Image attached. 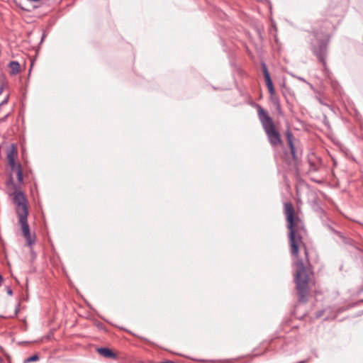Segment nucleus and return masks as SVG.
Listing matches in <instances>:
<instances>
[{
	"instance_id": "1",
	"label": "nucleus",
	"mask_w": 363,
	"mask_h": 363,
	"mask_svg": "<svg viewBox=\"0 0 363 363\" xmlns=\"http://www.w3.org/2000/svg\"><path fill=\"white\" fill-rule=\"evenodd\" d=\"M9 183H11L15 189L14 192L13 193V203L16 205V211L18 217V222L21 225L23 235L28 244L31 245L35 242V240L30 234V228L28 224V210L26 197L21 191L16 189V184H13L12 178H11Z\"/></svg>"
},
{
	"instance_id": "2",
	"label": "nucleus",
	"mask_w": 363,
	"mask_h": 363,
	"mask_svg": "<svg viewBox=\"0 0 363 363\" xmlns=\"http://www.w3.org/2000/svg\"><path fill=\"white\" fill-rule=\"evenodd\" d=\"M284 214L286 217L287 228L289 230V239L292 255L297 257L298 255L299 246L302 244V238L298 233L299 223L298 218L294 216V206L291 203H284Z\"/></svg>"
},
{
	"instance_id": "3",
	"label": "nucleus",
	"mask_w": 363,
	"mask_h": 363,
	"mask_svg": "<svg viewBox=\"0 0 363 363\" xmlns=\"http://www.w3.org/2000/svg\"><path fill=\"white\" fill-rule=\"evenodd\" d=\"M257 111L259 119L267 136L269 143L273 147H277L281 145V139L280 134L276 130L272 118L268 115L267 112L259 105L257 106Z\"/></svg>"
},
{
	"instance_id": "4",
	"label": "nucleus",
	"mask_w": 363,
	"mask_h": 363,
	"mask_svg": "<svg viewBox=\"0 0 363 363\" xmlns=\"http://www.w3.org/2000/svg\"><path fill=\"white\" fill-rule=\"evenodd\" d=\"M295 282L300 301L306 302L308 293V274L303 262L299 260L296 262Z\"/></svg>"
},
{
	"instance_id": "5",
	"label": "nucleus",
	"mask_w": 363,
	"mask_h": 363,
	"mask_svg": "<svg viewBox=\"0 0 363 363\" xmlns=\"http://www.w3.org/2000/svg\"><path fill=\"white\" fill-rule=\"evenodd\" d=\"M311 50L313 53L317 57L318 61L323 64L324 67H325L327 41L325 39L319 38L317 34L314 35L313 39L311 42Z\"/></svg>"
},
{
	"instance_id": "6",
	"label": "nucleus",
	"mask_w": 363,
	"mask_h": 363,
	"mask_svg": "<svg viewBox=\"0 0 363 363\" xmlns=\"http://www.w3.org/2000/svg\"><path fill=\"white\" fill-rule=\"evenodd\" d=\"M17 155V148L15 145L12 144L10 148L7 152V159L9 162V164L11 168L12 171L17 170V166L18 164H16L15 162V156Z\"/></svg>"
},
{
	"instance_id": "7",
	"label": "nucleus",
	"mask_w": 363,
	"mask_h": 363,
	"mask_svg": "<svg viewBox=\"0 0 363 363\" xmlns=\"http://www.w3.org/2000/svg\"><path fill=\"white\" fill-rule=\"evenodd\" d=\"M286 137L288 145L290 148L291 153L293 157L295 158L296 152H295V147H294V138L292 133L291 132V130L289 129H288L286 131Z\"/></svg>"
},
{
	"instance_id": "8",
	"label": "nucleus",
	"mask_w": 363,
	"mask_h": 363,
	"mask_svg": "<svg viewBox=\"0 0 363 363\" xmlns=\"http://www.w3.org/2000/svg\"><path fill=\"white\" fill-rule=\"evenodd\" d=\"M97 352L99 354H100L101 356L106 357V358H116V355L114 352H113L110 349L106 347H100L97 349Z\"/></svg>"
},
{
	"instance_id": "9",
	"label": "nucleus",
	"mask_w": 363,
	"mask_h": 363,
	"mask_svg": "<svg viewBox=\"0 0 363 363\" xmlns=\"http://www.w3.org/2000/svg\"><path fill=\"white\" fill-rule=\"evenodd\" d=\"M9 67L11 69V74L15 75L19 72L20 65L16 61H11L9 64Z\"/></svg>"
},
{
	"instance_id": "10",
	"label": "nucleus",
	"mask_w": 363,
	"mask_h": 363,
	"mask_svg": "<svg viewBox=\"0 0 363 363\" xmlns=\"http://www.w3.org/2000/svg\"><path fill=\"white\" fill-rule=\"evenodd\" d=\"M262 69H263V74L265 79L266 82H268L269 81H272V79L270 77L269 73L268 72L267 65L265 63L262 64Z\"/></svg>"
},
{
	"instance_id": "11",
	"label": "nucleus",
	"mask_w": 363,
	"mask_h": 363,
	"mask_svg": "<svg viewBox=\"0 0 363 363\" xmlns=\"http://www.w3.org/2000/svg\"><path fill=\"white\" fill-rule=\"evenodd\" d=\"M16 175H17L18 182L21 183L23 182V172H22V169H21V164H18L17 170H16Z\"/></svg>"
},
{
	"instance_id": "12",
	"label": "nucleus",
	"mask_w": 363,
	"mask_h": 363,
	"mask_svg": "<svg viewBox=\"0 0 363 363\" xmlns=\"http://www.w3.org/2000/svg\"><path fill=\"white\" fill-rule=\"evenodd\" d=\"M266 85L267 86L268 91L271 95H273L275 92L274 88L273 86L272 81H269L268 82H266Z\"/></svg>"
},
{
	"instance_id": "13",
	"label": "nucleus",
	"mask_w": 363,
	"mask_h": 363,
	"mask_svg": "<svg viewBox=\"0 0 363 363\" xmlns=\"http://www.w3.org/2000/svg\"><path fill=\"white\" fill-rule=\"evenodd\" d=\"M39 359V357L37 354L33 355L28 359H26L25 362H35Z\"/></svg>"
},
{
	"instance_id": "14",
	"label": "nucleus",
	"mask_w": 363,
	"mask_h": 363,
	"mask_svg": "<svg viewBox=\"0 0 363 363\" xmlns=\"http://www.w3.org/2000/svg\"><path fill=\"white\" fill-rule=\"evenodd\" d=\"M8 100H9V95H7L6 96V98L4 99V100L1 102L0 106L6 104L8 102Z\"/></svg>"
},
{
	"instance_id": "15",
	"label": "nucleus",
	"mask_w": 363,
	"mask_h": 363,
	"mask_svg": "<svg viewBox=\"0 0 363 363\" xmlns=\"http://www.w3.org/2000/svg\"><path fill=\"white\" fill-rule=\"evenodd\" d=\"M7 294H8L9 295H10V296H11V295H12L13 291H12V290H11L10 288H8V289H7Z\"/></svg>"
},
{
	"instance_id": "16",
	"label": "nucleus",
	"mask_w": 363,
	"mask_h": 363,
	"mask_svg": "<svg viewBox=\"0 0 363 363\" xmlns=\"http://www.w3.org/2000/svg\"><path fill=\"white\" fill-rule=\"evenodd\" d=\"M322 315V312H320L318 315H317V317H320Z\"/></svg>"
},
{
	"instance_id": "17",
	"label": "nucleus",
	"mask_w": 363,
	"mask_h": 363,
	"mask_svg": "<svg viewBox=\"0 0 363 363\" xmlns=\"http://www.w3.org/2000/svg\"><path fill=\"white\" fill-rule=\"evenodd\" d=\"M2 91H3V87L0 86V94H1Z\"/></svg>"
},
{
	"instance_id": "18",
	"label": "nucleus",
	"mask_w": 363,
	"mask_h": 363,
	"mask_svg": "<svg viewBox=\"0 0 363 363\" xmlns=\"http://www.w3.org/2000/svg\"><path fill=\"white\" fill-rule=\"evenodd\" d=\"M335 233H336L337 235H338L339 236H340V237H341V235H340V233L339 232H337V231H335Z\"/></svg>"
},
{
	"instance_id": "19",
	"label": "nucleus",
	"mask_w": 363,
	"mask_h": 363,
	"mask_svg": "<svg viewBox=\"0 0 363 363\" xmlns=\"http://www.w3.org/2000/svg\"><path fill=\"white\" fill-rule=\"evenodd\" d=\"M6 117H7V115L5 117H4V118H2L1 121H4L6 118Z\"/></svg>"
}]
</instances>
